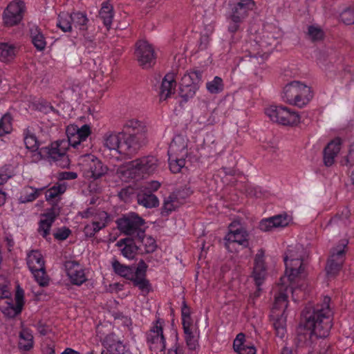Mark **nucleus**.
I'll use <instances>...</instances> for the list:
<instances>
[{
  "label": "nucleus",
  "mask_w": 354,
  "mask_h": 354,
  "mask_svg": "<svg viewBox=\"0 0 354 354\" xmlns=\"http://www.w3.org/2000/svg\"><path fill=\"white\" fill-rule=\"evenodd\" d=\"M123 128L112 138V161L130 160L149 143L148 128L144 122L128 120Z\"/></svg>",
  "instance_id": "1"
},
{
  "label": "nucleus",
  "mask_w": 354,
  "mask_h": 354,
  "mask_svg": "<svg viewBox=\"0 0 354 354\" xmlns=\"http://www.w3.org/2000/svg\"><path fill=\"white\" fill-rule=\"evenodd\" d=\"M330 298L324 297L323 304L316 306H306L302 311V321L297 328V345H308L313 336L325 338L328 336L332 328V312L329 304Z\"/></svg>",
  "instance_id": "2"
},
{
  "label": "nucleus",
  "mask_w": 354,
  "mask_h": 354,
  "mask_svg": "<svg viewBox=\"0 0 354 354\" xmlns=\"http://www.w3.org/2000/svg\"><path fill=\"white\" fill-rule=\"evenodd\" d=\"M66 133L67 140H57L48 147H43V152L46 153V158L63 168L70 165V160L66 154L68 146L78 148L90 136L91 128L88 124H84L80 128L75 124H70L67 127Z\"/></svg>",
  "instance_id": "3"
},
{
  "label": "nucleus",
  "mask_w": 354,
  "mask_h": 354,
  "mask_svg": "<svg viewBox=\"0 0 354 354\" xmlns=\"http://www.w3.org/2000/svg\"><path fill=\"white\" fill-rule=\"evenodd\" d=\"M158 167V160L153 156H143L133 160L127 162L112 169L115 175L122 181L127 182L131 179H138L145 174H153Z\"/></svg>",
  "instance_id": "4"
},
{
  "label": "nucleus",
  "mask_w": 354,
  "mask_h": 354,
  "mask_svg": "<svg viewBox=\"0 0 354 354\" xmlns=\"http://www.w3.org/2000/svg\"><path fill=\"white\" fill-rule=\"evenodd\" d=\"M203 71L198 68L187 71L182 77L179 94L185 101L193 97L203 83Z\"/></svg>",
  "instance_id": "5"
},
{
  "label": "nucleus",
  "mask_w": 354,
  "mask_h": 354,
  "mask_svg": "<svg viewBox=\"0 0 354 354\" xmlns=\"http://www.w3.org/2000/svg\"><path fill=\"white\" fill-rule=\"evenodd\" d=\"M265 113L272 121L282 125L293 126L300 122L298 113L291 111L286 106H270L266 109Z\"/></svg>",
  "instance_id": "6"
},
{
  "label": "nucleus",
  "mask_w": 354,
  "mask_h": 354,
  "mask_svg": "<svg viewBox=\"0 0 354 354\" xmlns=\"http://www.w3.org/2000/svg\"><path fill=\"white\" fill-rule=\"evenodd\" d=\"M115 223L117 228L127 235L126 238H136L138 232L145 230V220L135 213L122 215Z\"/></svg>",
  "instance_id": "7"
},
{
  "label": "nucleus",
  "mask_w": 354,
  "mask_h": 354,
  "mask_svg": "<svg viewBox=\"0 0 354 354\" xmlns=\"http://www.w3.org/2000/svg\"><path fill=\"white\" fill-rule=\"evenodd\" d=\"M134 55L138 65L142 69L151 68L156 64V56L154 48L145 40H139L136 42Z\"/></svg>",
  "instance_id": "8"
},
{
  "label": "nucleus",
  "mask_w": 354,
  "mask_h": 354,
  "mask_svg": "<svg viewBox=\"0 0 354 354\" xmlns=\"http://www.w3.org/2000/svg\"><path fill=\"white\" fill-rule=\"evenodd\" d=\"M164 320L158 318L147 334V341L151 354H165V338L163 335Z\"/></svg>",
  "instance_id": "9"
},
{
  "label": "nucleus",
  "mask_w": 354,
  "mask_h": 354,
  "mask_svg": "<svg viewBox=\"0 0 354 354\" xmlns=\"http://www.w3.org/2000/svg\"><path fill=\"white\" fill-rule=\"evenodd\" d=\"M82 165L83 175L88 180L98 179L108 171V167L91 154H86L83 157Z\"/></svg>",
  "instance_id": "10"
},
{
  "label": "nucleus",
  "mask_w": 354,
  "mask_h": 354,
  "mask_svg": "<svg viewBox=\"0 0 354 354\" xmlns=\"http://www.w3.org/2000/svg\"><path fill=\"white\" fill-rule=\"evenodd\" d=\"M25 3L21 0L11 1L3 12V22L5 26L11 27L19 24L26 12Z\"/></svg>",
  "instance_id": "11"
},
{
  "label": "nucleus",
  "mask_w": 354,
  "mask_h": 354,
  "mask_svg": "<svg viewBox=\"0 0 354 354\" xmlns=\"http://www.w3.org/2000/svg\"><path fill=\"white\" fill-rule=\"evenodd\" d=\"M10 296V295L7 297H1L0 308L7 316L14 317L22 310L24 304V291L21 289H17L15 300Z\"/></svg>",
  "instance_id": "12"
},
{
  "label": "nucleus",
  "mask_w": 354,
  "mask_h": 354,
  "mask_svg": "<svg viewBox=\"0 0 354 354\" xmlns=\"http://www.w3.org/2000/svg\"><path fill=\"white\" fill-rule=\"evenodd\" d=\"M348 243V240H342L340 244L333 249L330 259L328 261L326 266V271L328 275L335 276L341 270L344 261V248Z\"/></svg>",
  "instance_id": "13"
},
{
  "label": "nucleus",
  "mask_w": 354,
  "mask_h": 354,
  "mask_svg": "<svg viewBox=\"0 0 354 354\" xmlns=\"http://www.w3.org/2000/svg\"><path fill=\"white\" fill-rule=\"evenodd\" d=\"M265 252L263 249L258 250L254 259V268L252 277L257 287V290H261V286L263 283L267 275L266 266L265 265Z\"/></svg>",
  "instance_id": "14"
},
{
  "label": "nucleus",
  "mask_w": 354,
  "mask_h": 354,
  "mask_svg": "<svg viewBox=\"0 0 354 354\" xmlns=\"http://www.w3.org/2000/svg\"><path fill=\"white\" fill-rule=\"evenodd\" d=\"M292 220V217L287 213L277 214L267 218L262 219L259 222V228L263 232H270L274 228L285 227L288 226Z\"/></svg>",
  "instance_id": "15"
},
{
  "label": "nucleus",
  "mask_w": 354,
  "mask_h": 354,
  "mask_svg": "<svg viewBox=\"0 0 354 354\" xmlns=\"http://www.w3.org/2000/svg\"><path fill=\"white\" fill-rule=\"evenodd\" d=\"M57 214L53 208L49 209L46 213L41 214L40 220L38 223L37 232L46 241H50L51 238L50 228L53 223L55 221Z\"/></svg>",
  "instance_id": "16"
},
{
  "label": "nucleus",
  "mask_w": 354,
  "mask_h": 354,
  "mask_svg": "<svg viewBox=\"0 0 354 354\" xmlns=\"http://www.w3.org/2000/svg\"><path fill=\"white\" fill-rule=\"evenodd\" d=\"M64 268L73 284L80 286L86 281L84 270L77 261H67L64 263Z\"/></svg>",
  "instance_id": "17"
},
{
  "label": "nucleus",
  "mask_w": 354,
  "mask_h": 354,
  "mask_svg": "<svg viewBox=\"0 0 354 354\" xmlns=\"http://www.w3.org/2000/svg\"><path fill=\"white\" fill-rule=\"evenodd\" d=\"M115 245L118 247L122 255L133 259L136 254H140V246L136 243V238H123L119 240Z\"/></svg>",
  "instance_id": "18"
},
{
  "label": "nucleus",
  "mask_w": 354,
  "mask_h": 354,
  "mask_svg": "<svg viewBox=\"0 0 354 354\" xmlns=\"http://www.w3.org/2000/svg\"><path fill=\"white\" fill-rule=\"evenodd\" d=\"M249 234L245 229L241 227L235 230L232 229V225H230V229L228 234L225 236V240L227 242L237 243L244 248L249 246ZM226 245L227 243H225Z\"/></svg>",
  "instance_id": "19"
},
{
  "label": "nucleus",
  "mask_w": 354,
  "mask_h": 354,
  "mask_svg": "<svg viewBox=\"0 0 354 354\" xmlns=\"http://www.w3.org/2000/svg\"><path fill=\"white\" fill-rule=\"evenodd\" d=\"M341 144V139L336 138L324 148L323 160L325 166L330 167L334 163L335 158L340 151Z\"/></svg>",
  "instance_id": "20"
},
{
  "label": "nucleus",
  "mask_w": 354,
  "mask_h": 354,
  "mask_svg": "<svg viewBox=\"0 0 354 354\" xmlns=\"http://www.w3.org/2000/svg\"><path fill=\"white\" fill-rule=\"evenodd\" d=\"M168 155L187 157V140L180 135L175 136L169 145Z\"/></svg>",
  "instance_id": "21"
},
{
  "label": "nucleus",
  "mask_w": 354,
  "mask_h": 354,
  "mask_svg": "<svg viewBox=\"0 0 354 354\" xmlns=\"http://www.w3.org/2000/svg\"><path fill=\"white\" fill-rule=\"evenodd\" d=\"M136 243L140 246V254L152 253L157 248L155 239L151 236H146L145 230L138 232Z\"/></svg>",
  "instance_id": "22"
},
{
  "label": "nucleus",
  "mask_w": 354,
  "mask_h": 354,
  "mask_svg": "<svg viewBox=\"0 0 354 354\" xmlns=\"http://www.w3.org/2000/svg\"><path fill=\"white\" fill-rule=\"evenodd\" d=\"M299 81H292L285 86L283 88V100L289 104L297 106L299 100Z\"/></svg>",
  "instance_id": "23"
},
{
  "label": "nucleus",
  "mask_w": 354,
  "mask_h": 354,
  "mask_svg": "<svg viewBox=\"0 0 354 354\" xmlns=\"http://www.w3.org/2000/svg\"><path fill=\"white\" fill-rule=\"evenodd\" d=\"M176 86L174 73H167L162 79L160 88V100H165L174 93Z\"/></svg>",
  "instance_id": "24"
},
{
  "label": "nucleus",
  "mask_w": 354,
  "mask_h": 354,
  "mask_svg": "<svg viewBox=\"0 0 354 354\" xmlns=\"http://www.w3.org/2000/svg\"><path fill=\"white\" fill-rule=\"evenodd\" d=\"M254 40L262 50L266 51L272 49L278 43L277 37L274 35V33L268 30L263 31L255 37Z\"/></svg>",
  "instance_id": "25"
},
{
  "label": "nucleus",
  "mask_w": 354,
  "mask_h": 354,
  "mask_svg": "<svg viewBox=\"0 0 354 354\" xmlns=\"http://www.w3.org/2000/svg\"><path fill=\"white\" fill-rule=\"evenodd\" d=\"M304 260H288L284 261L286 266L285 274L290 282L294 281L304 272Z\"/></svg>",
  "instance_id": "26"
},
{
  "label": "nucleus",
  "mask_w": 354,
  "mask_h": 354,
  "mask_svg": "<svg viewBox=\"0 0 354 354\" xmlns=\"http://www.w3.org/2000/svg\"><path fill=\"white\" fill-rule=\"evenodd\" d=\"M30 37L33 46L38 51H42L46 48L47 42L46 37L41 30L36 25H31L29 28Z\"/></svg>",
  "instance_id": "27"
},
{
  "label": "nucleus",
  "mask_w": 354,
  "mask_h": 354,
  "mask_svg": "<svg viewBox=\"0 0 354 354\" xmlns=\"http://www.w3.org/2000/svg\"><path fill=\"white\" fill-rule=\"evenodd\" d=\"M137 201L147 208L157 207L159 204L158 198L150 190L141 189L136 195Z\"/></svg>",
  "instance_id": "28"
},
{
  "label": "nucleus",
  "mask_w": 354,
  "mask_h": 354,
  "mask_svg": "<svg viewBox=\"0 0 354 354\" xmlns=\"http://www.w3.org/2000/svg\"><path fill=\"white\" fill-rule=\"evenodd\" d=\"M272 318L276 335L281 339L283 338L286 333V316L283 313H281V314L279 313L273 314Z\"/></svg>",
  "instance_id": "29"
},
{
  "label": "nucleus",
  "mask_w": 354,
  "mask_h": 354,
  "mask_svg": "<svg viewBox=\"0 0 354 354\" xmlns=\"http://www.w3.org/2000/svg\"><path fill=\"white\" fill-rule=\"evenodd\" d=\"M27 265L30 271L44 268V261L41 252L38 250L31 251L27 257Z\"/></svg>",
  "instance_id": "30"
},
{
  "label": "nucleus",
  "mask_w": 354,
  "mask_h": 354,
  "mask_svg": "<svg viewBox=\"0 0 354 354\" xmlns=\"http://www.w3.org/2000/svg\"><path fill=\"white\" fill-rule=\"evenodd\" d=\"M232 14L230 19H234L237 21H243V19L248 15L249 10L252 9L247 6V3H235L232 2Z\"/></svg>",
  "instance_id": "31"
},
{
  "label": "nucleus",
  "mask_w": 354,
  "mask_h": 354,
  "mask_svg": "<svg viewBox=\"0 0 354 354\" xmlns=\"http://www.w3.org/2000/svg\"><path fill=\"white\" fill-rule=\"evenodd\" d=\"M44 188L35 189L30 186L24 187L21 192L19 201L21 203H29L37 199Z\"/></svg>",
  "instance_id": "32"
},
{
  "label": "nucleus",
  "mask_w": 354,
  "mask_h": 354,
  "mask_svg": "<svg viewBox=\"0 0 354 354\" xmlns=\"http://www.w3.org/2000/svg\"><path fill=\"white\" fill-rule=\"evenodd\" d=\"M313 91L311 88L299 82V100L297 107L303 108L307 105L313 97Z\"/></svg>",
  "instance_id": "33"
},
{
  "label": "nucleus",
  "mask_w": 354,
  "mask_h": 354,
  "mask_svg": "<svg viewBox=\"0 0 354 354\" xmlns=\"http://www.w3.org/2000/svg\"><path fill=\"white\" fill-rule=\"evenodd\" d=\"M17 53L16 46L10 43H0V59L3 62H9L15 58Z\"/></svg>",
  "instance_id": "34"
},
{
  "label": "nucleus",
  "mask_w": 354,
  "mask_h": 354,
  "mask_svg": "<svg viewBox=\"0 0 354 354\" xmlns=\"http://www.w3.org/2000/svg\"><path fill=\"white\" fill-rule=\"evenodd\" d=\"M19 345L24 351H29L33 346V335L30 330L23 328L19 333Z\"/></svg>",
  "instance_id": "35"
},
{
  "label": "nucleus",
  "mask_w": 354,
  "mask_h": 354,
  "mask_svg": "<svg viewBox=\"0 0 354 354\" xmlns=\"http://www.w3.org/2000/svg\"><path fill=\"white\" fill-rule=\"evenodd\" d=\"M112 267L114 272L127 279L130 280L133 277V268L121 264L118 261L115 260L112 262Z\"/></svg>",
  "instance_id": "36"
},
{
  "label": "nucleus",
  "mask_w": 354,
  "mask_h": 354,
  "mask_svg": "<svg viewBox=\"0 0 354 354\" xmlns=\"http://www.w3.org/2000/svg\"><path fill=\"white\" fill-rule=\"evenodd\" d=\"M342 166H345L351 170L350 178L352 184L354 185V144L351 145L348 154L345 156L340 162Z\"/></svg>",
  "instance_id": "37"
},
{
  "label": "nucleus",
  "mask_w": 354,
  "mask_h": 354,
  "mask_svg": "<svg viewBox=\"0 0 354 354\" xmlns=\"http://www.w3.org/2000/svg\"><path fill=\"white\" fill-rule=\"evenodd\" d=\"M99 18L109 30L111 28V3L109 0L102 3L99 11Z\"/></svg>",
  "instance_id": "38"
},
{
  "label": "nucleus",
  "mask_w": 354,
  "mask_h": 354,
  "mask_svg": "<svg viewBox=\"0 0 354 354\" xmlns=\"http://www.w3.org/2000/svg\"><path fill=\"white\" fill-rule=\"evenodd\" d=\"M57 26L64 32H71L73 27L71 15L68 13H62L59 15Z\"/></svg>",
  "instance_id": "39"
},
{
  "label": "nucleus",
  "mask_w": 354,
  "mask_h": 354,
  "mask_svg": "<svg viewBox=\"0 0 354 354\" xmlns=\"http://www.w3.org/2000/svg\"><path fill=\"white\" fill-rule=\"evenodd\" d=\"M24 143L28 149H38L39 142L35 133L27 128L24 131Z\"/></svg>",
  "instance_id": "40"
},
{
  "label": "nucleus",
  "mask_w": 354,
  "mask_h": 354,
  "mask_svg": "<svg viewBox=\"0 0 354 354\" xmlns=\"http://www.w3.org/2000/svg\"><path fill=\"white\" fill-rule=\"evenodd\" d=\"M303 250V248L301 245H296L295 247L290 246L285 253L283 261L295 259L304 260Z\"/></svg>",
  "instance_id": "41"
},
{
  "label": "nucleus",
  "mask_w": 354,
  "mask_h": 354,
  "mask_svg": "<svg viewBox=\"0 0 354 354\" xmlns=\"http://www.w3.org/2000/svg\"><path fill=\"white\" fill-rule=\"evenodd\" d=\"M145 277L142 275H133L130 280L135 287H138L141 291L148 293L151 290V284Z\"/></svg>",
  "instance_id": "42"
},
{
  "label": "nucleus",
  "mask_w": 354,
  "mask_h": 354,
  "mask_svg": "<svg viewBox=\"0 0 354 354\" xmlns=\"http://www.w3.org/2000/svg\"><path fill=\"white\" fill-rule=\"evenodd\" d=\"M71 15L73 27L80 30H85L88 22L86 15L80 12H73Z\"/></svg>",
  "instance_id": "43"
},
{
  "label": "nucleus",
  "mask_w": 354,
  "mask_h": 354,
  "mask_svg": "<svg viewBox=\"0 0 354 354\" xmlns=\"http://www.w3.org/2000/svg\"><path fill=\"white\" fill-rule=\"evenodd\" d=\"M12 118L10 113L4 114L0 120V137L12 131Z\"/></svg>",
  "instance_id": "44"
},
{
  "label": "nucleus",
  "mask_w": 354,
  "mask_h": 354,
  "mask_svg": "<svg viewBox=\"0 0 354 354\" xmlns=\"http://www.w3.org/2000/svg\"><path fill=\"white\" fill-rule=\"evenodd\" d=\"M206 88L210 93H219L224 89L223 80L220 77L216 76L212 81L206 84Z\"/></svg>",
  "instance_id": "45"
},
{
  "label": "nucleus",
  "mask_w": 354,
  "mask_h": 354,
  "mask_svg": "<svg viewBox=\"0 0 354 354\" xmlns=\"http://www.w3.org/2000/svg\"><path fill=\"white\" fill-rule=\"evenodd\" d=\"M288 297L286 294L280 293L277 297H275L274 303L272 308V313L276 314L277 310H281L283 314L288 306Z\"/></svg>",
  "instance_id": "46"
},
{
  "label": "nucleus",
  "mask_w": 354,
  "mask_h": 354,
  "mask_svg": "<svg viewBox=\"0 0 354 354\" xmlns=\"http://www.w3.org/2000/svg\"><path fill=\"white\" fill-rule=\"evenodd\" d=\"M114 317V326H123L124 328H129L132 324L131 319L124 315L122 313H115L113 315Z\"/></svg>",
  "instance_id": "47"
},
{
  "label": "nucleus",
  "mask_w": 354,
  "mask_h": 354,
  "mask_svg": "<svg viewBox=\"0 0 354 354\" xmlns=\"http://www.w3.org/2000/svg\"><path fill=\"white\" fill-rule=\"evenodd\" d=\"M66 190V187L62 185H55L48 189L45 194L46 200L49 201L59 195L63 194Z\"/></svg>",
  "instance_id": "48"
},
{
  "label": "nucleus",
  "mask_w": 354,
  "mask_h": 354,
  "mask_svg": "<svg viewBox=\"0 0 354 354\" xmlns=\"http://www.w3.org/2000/svg\"><path fill=\"white\" fill-rule=\"evenodd\" d=\"M31 272L39 286H46L48 284V278L45 272V267L42 269L38 268L35 270H31Z\"/></svg>",
  "instance_id": "49"
},
{
  "label": "nucleus",
  "mask_w": 354,
  "mask_h": 354,
  "mask_svg": "<svg viewBox=\"0 0 354 354\" xmlns=\"http://www.w3.org/2000/svg\"><path fill=\"white\" fill-rule=\"evenodd\" d=\"M105 224L103 222L94 221L91 225H87L85 226L84 232L86 236L92 237L97 232L103 228Z\"/></svg>",
  "instance_id": "50"
},
{
  "label": "nucleus",
  "mask_w": 354,
  "mask_h": 354,
  "mask_svg": "<svg viewBox=\"0 0 354 354\" xmlns=\"http://www.w3.org/2000/svg\"><path fill=\"white\" fill-rule=\"evenodd\" d=\"M308 35L312 41H320L324 37V32L323 30L315 26H309L308 28Z\"/></svg>",
  "instance_id": "51"
},
{
  "label": "nucleus",
  "mask_w": 354,
  "mask_h": 354,
  "mask_svg": "<svg viewBox=\"0 0 354 354\" xmlns=\"http://www.w3.org/2000/svg\"><path fill=\"white\" fill-rule=\"evenodd\" d=\"M26 157L31 162H38L43 158H46V153L43 152V147L39 149H30L26 153Z\"/></svg>",
  "instance_id": "52"
},
{
  "label": "nucleus",
  "mask_w": 354,
  "mask_h": 354,
  "mask_svg": "<svg viewBox=\"0 0 354 354\" xmlns=\"http://www.w3.org/2000/svg\"><path fill=\"white\" fill-rule=\"evenodd\" d=\"M341 21L346 25L354 24V8H347L340 14Z\"/></svg>",
  "instance_id": "53"
},
{
  "label": "nucleus",
  "mask_w": 354,
  "mask_h": 354,
  "mask_svg": "<svg viewBox=\"0 0 354 354\" xmlns=\"http://www.w3.org/2000/svg\"><path fill=\"white\" fill-rule=\"evenodd\" d=\"M112 354H130L128 345L120 340L112 342Z\"/></svg>",
  "instance_id": "54"
},
{
  "label": "nucleus",
  "mask_w": 354,
  "mask_h": 354,
  "mask_svg": "<svg viewBox=\"0 0 354 354\" xmlns=\"http://www.w3.org/2000/svg\"><path fill=\"white\" fill-rule=\"evenodd\" d=\"M113 19V15H112V20ZM128 22L127 21H123L122 24L114 25L115 34L113 37L116 36L117 37H124L127 35V28L128 27ZM113 24H112V26Z\"/></svg>",
  "instance_id": "55"
},
{
  "label": "nucleus",
  "mask_w": 354,
  "mask_h": 354,
  "mask_svg": "<svg viewBox=\"0 0 354 354\" xmlns=\"http://www.w3.org/2000/svg\"><path fill=\"white\" fill-rule=\"evenodd\" d=\"M176 197L169 196V198L165 200L163 205L161 209V214L162 216H167L174 209L173 202Z\"/></svg>",
  "instance_id": "56"
},
{
  "label": "nucleus",
  "mask_w": 354,
  "mask_h": 354,
  "mask_svg": "<svg viewBox=\"0 0 354 354\" xmlns=\"http://www.w3.org/2000/svg\"><path fill=\"white\" fill-rule=\"evenodd\" d=\"M134 194V189L129 186L122 188L120 192H118V196L121 201L128 202L131 199V196Z\"/></svg>",
  "instance_id": "57"
},
{
  "label": "nucleus",
  "mask_w": 354,
  "mask_h": 354,
  "mask_svg": "<svg viewBox=\"0 0 354 354\" xmlns=\"http://www.w3.org/2000/svg\"><path fill=\"white\" fill-rule=\"evenodd\" d=\"M71 230L65 227L58 228L57 230L53 234L55 239L59 241L66 240L71 234Z\"/></svg>",
  "instance_id": "58"
},
{
  "label": "nucleus",
  "mask_w": 354,
  "mask_h": 354,
  "mask_svg": "<svg viewBox=\"0 0 354 354\" xmlns=\"http://www.w3.org/2000/svg\"><path fill=\"white\" fill-rule=\"evenodd\" d=\"M187 346L190 350H195L198 346V341L194 337L192 331L185 333Z\"/></svg>",
  "instance_id": "59"
},
{
  "label": "nucleus",
  "mask_w": 354,
  "mask_h": 354,
  "mask_svg": "<svg viewBox=\"0 0 354 354\" xmlns=\"http://www.w3.org/2000/svg\"><path fill=\"white\" fill-rule=\"evenodd\" d=\"M245 342V336L243 333H239L233 342V348L234 351H239L241 346H244Z\"/></svg>",
  "instance_id": "60"
},
{
  "label": "nucleus",
  "mask_w": 354,
  "mask_h": 354,
  "mask_svg": "<svg viewBox=\"0 0 354 354\" xmlns=\"http://www.w3.org/2000/svg\"><path fill=\"white\" fill-rule=\"evenodd\" d=\"M236 353L239 354H255L256 348L253 345L244 343V346H241L239 351H236Z\"/></svg>",
  "instance_id": "61"
},
{
  "label": "nucleus",
  "mask_w": 354,
  "mask_h": 354,
  "mask_svg": "<svg viewBox=\"0 0 354 354\" xmlns=\"http://www.w3.org/2000/svg\"><path fill=\"white\" fill-rule=\"evenodd\" d=\"M147 265L144 261V260L141 259L138 265V267L136 268V271L134 272L133 270V275H142L146 276V272H147Z\"/></svg>",
  "instance_id": "62"
},
{
  "label": "nucleus",
  "mask_w": 354,
  "mask_h": 354,
  "mask_svg": "<svg viewBox=\"0 0 354 354\" xmlns=\"http://www.w3.org/2000/svg\"><path fill=\"white\" fill-rule=\"evenodd\" d=\"M111 344L109 343V336H106L102 340V348L100 351V354H111Z\"/></svg>",
  "instance_id": "63"
},
{
  "label": "nucleus",
  "mask_w": 354,
  "mask_h": 354,
  "mask_svg": "<svg viewBox=\"0 0 354 354\" xmlns=\"http://www.w3.org/2000/svg\"><path fill=\"white\" fill-rule=\"evenodd\" d=\"M77 174L73 171H62L59 174V180H73L77 178Z\"/></svg>",
  "instance_id": "64"
}]
</instances>
